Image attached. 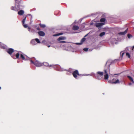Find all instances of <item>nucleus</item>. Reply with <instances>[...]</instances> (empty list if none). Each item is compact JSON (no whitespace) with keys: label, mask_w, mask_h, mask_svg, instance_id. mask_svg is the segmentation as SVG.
<instances>
[{"label":"nucleus","mask_w":134,"mask_h":134,"mask_svg":"<svg viewBox=\"0 0 134 134\" xmlns=\"http://www.w3.org/2000/svg\"><path fill=\"white\" fill-rule=\"evenodd\" d=\"M103 75V72L98 71L95 74L94 76L97 79L100 80L102 78Z\"/></svg>","instance_id":"nucleus-1"},{"label":"nucleus","mask_w":134,"mask_h":134,"mask_svg":"<svg viewBox=\"0 0 134 134\" xmlns=\"http://www.w3.org/2000/svg\"><path fill=\"white\" fill-rule=\"evenodd\" d=\"M32 64H33L36 66L40 67L42 65V64L37 61H36L34 62L32 60H30Z\"/></svg>","instance_id":"nucleus-2"},{"label":"nucleus","mask_w":134,"mask_h":134,"mask_svg":"<svg viewBox=\"0 0 134 134\" xmlns=\"http://www.w3.org/2000/svg\"><path fill=\"white\" fill-rule=\"evenodd\" d=\"M72 74L74 77L76 79H77V75H80V74H79L78 71L77 70H76L74 71L73 72Z\"/></svg>","instance_id":"nucleus-3"},{"label":"nucleus","mask_w":134,"mask_h":134,"mask_svg":"<svg viewBox=\"0 0 134 134\" xmlns=\"http://www.w3.org/2000/svg\"><path fill=\"white\" fill-rule=\"evenodd\" d=\"M109 83L113 84H116L120 82L119 80L117 79V80H116L115 79H113L112 80H109Z\"/></svg>","instance_id":"nucleus-4"},{"label":"nucleus","mask_w":134,"mask_h":134,"mask_svg":"<svg viewBox=\"0 0 134 134\" xmlns=\"http://www.w3.org/2000/svg\"><path fill=\"white\" fill-rule=\"evenodd\" d=\"M11 9L12 10H13L16 11H18L20 10V8L19 6L18 5L17 7H16L15 6L14 7H12L11 8Z\"/></svg>","instance_id":"nucleus-5"},{"label":"nucleus","mask_w":134,"mask_h":134,"mask_svg":"<svg viewBox=\"0 0 134 134\" xmlns=\"http://www.w3.org/2000/svg\"><path fill=\"white\" fill-rule=\"evenodd\" d=\"M14 51V49L12 48H9L7 50V52L10 55Z\"/></svg>","instance_id":"nucleus-6"},{"label":"nucleus","mask_w":134,"mask_h":134,"mask_svg":"<svg viewBox=\"0 0 134 134\" xmlns=\"http://www.w3.org/2000/svg\"><path fill=\"white\" fill-rule=\"evenodd\" d=\"M104 23H96L95 24V26L97 27H100L104 25Z\"/></svg>","instance_id":"nucleus-7"},{"label":"nucleus","mask_w":134,"mask_h":134,"mask_svg":"<svg viewBox=\"0 0 134 134\" xmlns=\"http://www.w3.org/2000/svg\"><path fill=\"white\" fill-rule=\"evenodd\" d=\"M38 33L39 36H44L45 35L44 32L42 31H38Z\"/></svg>","instance_id":"nucleus-8"},{"label":"nucleus","mask_w":134,"mask_h":134,"mask_svg":"<svg viewBox=\"0 0 134 134\" xmlns=\"http://www.w3.org/2000/svg\"><path fill=\"white\" fill-rule=\"evenodd\" d=\"M127 29L124 32H120L119 33V34L122 35H125L127 32Z\"/></svg>","instance_id":"nucleus-9"},{"label":"nucleus","mask_w":134,"mask_h":134,"mask_svg":"<svg viewBox=\"0 0 134 134\" xmlns=\"http://www.w3.org/2000/svg\"><path fill=\"white\" fill-rule=\"evenodd\" d=\"M66 39V37L64 36H61L59 37L57 39L58 41H60L61 40H64Z\"/></svg>","instance_id":"nucleus-10"},{"label":"nucleus","mask_w":134,"mask_h":134,"mask_svg":"<svg viewBox=\"0 0 134 134\" xmlns=\"http://www.w3.org/2000/svg\"><path fill=\"white\" fill-rule=\"evenodd\" d=\"M24 13V12L23 10H20L18 12V14L19 15H22Z\"/></svg>","instance_id":"nucleus-11"},{"label":"nucleus","mask_w":134,"mask_h":134,"mask_svg":"<svg viewBox=\"0 0 134 134\" xmlns=\"http://www.w3.org/2000/svg\"><path fill=\"white\" fill-rule=\"evenodd\" d=\"M79 27L76 25L74 26L73 27L72 29L74 30H77L79 29Z\"/></svg>","instance_id":"nucleus-12"},{"label":"nucleus","mask_w":134,"mask_h":134,"mask_svg":"<svg viewBox=\"0 0 134 134\" xmlns=\"http://www.w3.org/2000/svg\"><path fill=\"white\" fill-rule=\"evenodd\" d=\"M104 79L105 80H108L109 78V76L108 74H106L104 75Z\"/></svg>","instance_id":"nucleus-13"},{"label":"nucleus","mask_w":134,"mask_h":134,"mask_svg":"<svg viewBox=\"0 0 134 134\" xmlns=\"http://www.w3.org/2000/svg\"><path fill=\"white\" fill-rule=\"evenodd\" d=\"M31 44H32L33 45H35L36 44V43L35 42V39L32 40L31 41Z\"/></svg>","instance_id":"nucleus-14"},{"label":"nucleus","mask_w":134,"mask_h":134,"mask_svg":"<svg viewBox=\"0 0 134 134\" xmlns=\"http://www.w3.org/2000/svg\"><path fill=\"white\" fill-rule=\"evenodd\" d=\"M63 34V33H62V32L60 33H58V34H54L53 35V36H59L60 35H62Z\"/></svg>","instance_id":"nucleus-15"},{"label":"nucleus","mask_w":134,"mask_h":134,"mask_svg":"<svg viewBox=\"0 0 134 134\" xmlns=\"http://www.w3.org/2000/svg\"><path fill=\"white\" fill-rule=\"evenodd\" d=\"M127 77L132 83H134V82L132 78L131 77L129 76H127Z\"/></svg>","instance_id":"nucleus-16"},{"label":"nucleus","mask_w":134,"mask_h":134,"mask_svg":"<svg viewBox=\"0 0 134 134\" xmlns=\"http://www.w3.org/2000/svg\"><path fill=\"white\" fill-rule=\"evenodd\" d=\"M20 54L19 53H18L15 54L16 58L18 59L19 58L20 56Z\"/></svg>","instance_id":"nucleus-17"},{"label":"nucleus","mask_w":134,"mask_h":134,"mask_svg":"<svg viewBox=\"0 0 134 134\" xmlns=\"http://www.w3.org/2000/svg\"><path fill=\"white\" fill-rule=\"evenodd\" d=\"M20 57L23 60H25V58L24 56V55L23 54H21L20 55Z\"/></svg>","instance_id":"nucleus-18"},{"label":"nucleus","mask_w":134,"mask_h":134,"mask_svg":"<svg viewBox=\"0 0 134 134\" xmlns=\"http://www.w3.org/2000/svg\"><path fill=\"white\" fill-rule=\"evenodd\" d=\"M105 34V33L104 32H102L99 35V36L100 37H102Z\"/></svg>","instance_id":"nucleus-19"},{"label":"nucleus","mask_w":134,"mask_h":134,"mask_svg":"<svg viewBox=\"0 0 134 134\" xmlns=\"http://www.w3.org/2000/svg\"><path fill=\"white\" fill-rule=\"evenodd\" d=\"M105 19L104 18H101L100 21L101 22H104L105 21Z\"/></svg>","instance_id":"nucleus-20"},{"label":"nucleus","mask_w":134,"mask_h":134,"mask_svg":"<svg viewBox=\"0 0 134 134\" xmlns=\"http://www.w3.org/2000/svg\"><path fill=\"white\" fill-rule=\"evenodd\" d=\"M39 25L40 27L42 28H44L46 27V25L44 24H40Z\"/></svg>","instance_id":"nucleus-21"},{"label":"nucleus","mask_w":134,"mask_h":134,"mask_svg":"<svg viewBox=\"0 0 134 134\" xmlns=\"http://www.w3.org/2000/svg\"><path fill=\"white\" fill-rule=\"evenodd\" d=\"M35 41H36L37 43H40V42L39 41V40L38 38H36L35 39Z\"/></svg>","instance_id":"nucleus-22"},{"label":"nucleus","mask_w":134,"mask_h":134,"mask_svg":"<svg viewBox=\"0 0 134 134\" xmlns=\"http://www.w3.org/2000/svg\"><path fill=\"white\" fill-rule=\"evenodd\" d=\"M126 56L128 57L129 58H130V54L128 53H126Z\"/></svg>","instance_id":"nucleus-23"},{"label":"nucleus","mask_w":134,"mask_h":134,"mask_svg":"<svg viewBox=\"0 0 134 134\" xmlns=\"http://www.w3.org/2000/svg\"><path fill=\"white\" fill-rule=\"evenodd\" d=\"M127 37H128V38H130L131 37H132V36L130 34H127Z\"/></svg>","instance_id":"nucleus-24"},{"label":"nucleus","mask_w":134,"mask_h":134,"mask_svg":"<svg viewBox=\"0 0 134 134\" xmlns=\"http://www.w3.org/2000/svg\"><path fill=\"white\" fill-rule=\"evenodd\" d=\"M43 65L46 66H47L48 65V63H46V62H45L44 63Z\"/></svg>","instance_id":"nucleus-25"},{"label":"nucleus","mask_w":134,"mask_h":134,"mask_svg":"<svg viewBox=\"0 0 134 134\" xmlns=\"http://www.w3.org/2000/svg\"><path fill=\"white\" fill-rule=\"evenodd\" d=\"M0 47L3 49H5V46H2L1 45L0 46Z\"/></svg>","instance_id":"nucleus-26"},{"label":"nucleus","mask_w":134,"mask_h":134,"mask_svg":"<svg viewBox=\"0 0 134 134\" xmlns=\"http://www.w3.org/2000/svg\"><path fill=\"white\" fill-rule=\"evenodd\" d=\"M26 19V17H25V18L24 19H23V20L22 23H23V24H24L25 22V21Z\"/></svg>","instance_id":"nucleus-27"},{"label":"nucleus","mask_w":134,"mask_h":134,"mask_svg":"<svg viewBox=\"0 0 134 134\" xmlns=\"http://www.w3.org/2000/svg\"><path fill=\"white\" fill-rule=\"evenodd\" d=\"M107 71H108V70L107 69H105L104 70V73H105V74H108L107 73Z\"/></svg>","instance_id":"nucleus-28"},{"label":"nucleus","mask_w":134,"mask_h":134,"mask_svg":"<svg viewBox=\"0 0 134 134\" xmlns=\"http://www.w3.org/2000/svg\"><path fill=\"white\" fill-rule=\"evenodd\" d=\"M85 38H83L81 40V42H83L85 41Z\"/></svg>","instance_id":"nucleus-29"},{"label":"nucleus","mask_w":134,"mask_h":134,"mask_svg":"<svg viewBox=\"0 0 134 134\" xmlns=\"http://www.w3.org/2000/svg\"><path fill=\"white\" fill-rule=\"evenodd\" d=\"M23 25L24 27L25 28H27L28 26L26 24H23Z\"/></svg>","instance_id":"nucleus-30"},{"label":"nucleus","mask_w":134,"mask_h":134,"mask_svg":"<svg viewBox=\"0 0 134 134\" xmlns=\"http://www.w3.org/2000/svg\"><path fill=\"white\" fill-rule=\"evenodd\" d=\"M88 48H84L83 49V50L85 51H87L88 50Z\"/></svg>","instance_id":"nucleus-31"},{"label":"nucleus","mask_w":134,"mask_h":134,"mask_svg":"<svg viewBox=\"0 0 134 134\" xmlns=\"http://www.w3.org/2000/svg\"><path fill=\"white\" fill-rule=\"evenodd\" d=\"M36 29L37 30H39V31H40V29L39 28V27H37V26H36Z\"/></svg>","instance_id":"nucleus-32"},{"label":"nucleus","mask_w":134,"mask_h":134,"mask_svg":"<svg viewBox=\"0 0 134 134\" xmlns=\"http://www.w3.org/2000/svg\"><path fill=\"white\" fill-rule=\"evenodd\" d=\"M59 42L60 43H66V42L65 41H60Z\"/></svg>","instance_id":"nucleus-33"},{"label":"nucleus","mask_w":134,"mask_h":134,"mask_svg":"<svg viewBox=\"0 0 134 134\" xmlns=\"http://www.w3.org/2000/svg\"><path fill=\"white\" fill-rule=\"evenodd\" d=\"M28 29L30 31V27H28Z\"/></svg>","instance_id":"nucleus-34"},{"label":"nucleus","mask_w":134,"mask_h":134,"mask_svg":"<svg viewBox=\"0 0 134 134\" xmlns=\"http://www.w3.org/2000/svg\"><path fill=\"white\" fill-rule=\"evenodd\" d=\"M133 49H134V46H133L132 47V50H133Z\"/></svg>","instance_id":"nucleus-35"},{"label":"nucleus","mask_w":134,"mask_h":134,"mask_svg":"<svg viewBox=\"0 0 134 134\" xmlns=\"http://www.w3.org/2000/svg\"><path fill=\"white\" fill-rule=\"evenodd\" d=\"M124 53H122V56L124 55Z\"/></svg>","instance_id":"nucleus-36"},{"label":"nucleus","mask_w":134,"mask_h":134,"mask_svg":"<svg viewBox=\"0 0 134 134\" xmlns=\"http://www.w3.org/2000/svg\"><path fill=\"white\" fill-rule=\"evenodd\" d=\"M81 44V43H78V44Z\"/></svg>","instance_id":"nucleus-37"},{"label":"nucleus","mask_w":134,"mask_h":134,"mask_svg":"<svg viewBox=\"0 0 134 134\" xmlns=\"http://www.w3.org/2000/svg\"><path fill=\"white\" fill-rule=\"evenodd\" d=\"M12 57L14 58H14V56H12Z\"/></svg>","instance_id":"nucleus-38"},{"label":"nucleus","mask_w":134,"mask_h":134,"mask_svg":"<svg viewBox=\"0 0 134 134\" xmlns=\"http://www.w3.org/2000/svg\"><path fill=\"white\" fill-rule=\"evenodd\" d=\"M131 84V83H129V85H130Z\"/></svg>","instance_id":"nucleus-39"},{"label":"nucleus","mask_w":134,"mask_h":134,"mask_svg":"<svg viewBox=\"0 0 134 134\" xmlns=\"http://www.w3.org/2000/svg\"><path fill=\"white\" fill-rule=\"evenodd\" d=\"M1 87H0V90H1Z\"/></svg>","instance_id":"nucleus-40"},{"label":"nucleus","mask_w":134,"mask_h":134,"mask_svg":"<svg viewBox=\"0 0 134 134\" xmlns=\"http://www.w3.org/2000/svg\"><path fill=\"white\" fill-rule=\"evenodd\" d=\"M50 66H52V65H50Z\"/></svg>","instance_id":"nucleus-41"},{"label":"nucleus","mask_w":134,"mask_h":134,"mask_svg":"<svg viewBox=\"0 0 134 134\" xmlns=\"http://www.w3.org/2000/svg\"><path fill=\"white\" fill-rule=\"evenodd\" d=\"M17 62L18 63H19V62L18 61Z\"/></svg>","instance_id":"nucleus-42"},{"label":"nucleus","mask_w":134,"mask_h":134,"mask_svg":"<svg viewBox=\"0 0 134 134\" xmlns=\"http://www.w3.org/2000/svg\"><path fill=\"white\" fill-rule=\"evenodd\" d=\"M49 46H48V47H49Z\"/></svg>","instance_id":"nucleus-43"},{"label":"nucleus","mask_w":134,"mask_h":134,"mask_svg":"<svg viewBox=\"0 0 134 134\" xmlns=\"http://www.w3.org/2000/svg\"><path fill=\"white\" fill-rule=\"evenodd\" d=\"M15 1H16L17 0H15Z\"/></svg>","instance_id":"nucleus-44"}]
</instances>
